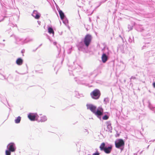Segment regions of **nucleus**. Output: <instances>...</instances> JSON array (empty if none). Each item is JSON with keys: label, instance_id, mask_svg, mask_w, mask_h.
Instances as JSON below:
<instances>
[{"label": "nucleus", "instance_id": "ddd939ff", "mask_svg": "<svg viewBox=\"0 0 155 155\" xmlns=\"http://www.w3.org/2000/svg\"><path fill=\"white\" fill-rule=\"evenodd\" d=\"M59 13L60 15V16L61 18V20H63V19L65 17V15L64 13L62 12V11L61 10H59Z\"/></svg>", "mask_w": 155, "mask_h": 155}, {"label": "nucleus", "instance_id": "f257e3e1", "mask_svg": "<svg viewBox=\"0 0 155 155\" xmlns=\"http://www.w3.org/2000/svg\"><path fill=\"white\" fill-rule=\"evenodd\" d=\"M92 39V36L90 34H87L84 37L83 40L84 44L82 42L79 43L78 47L79 50H83L85 48V47L87 48L90 44Z\"/></svg>", "mask_w": 155, "mask_h": 155}, {"label": "nucleus", "instance_id": "f03ea898", "mask_svg": "<svg viewBox=\"0 0 155 155\" xmlns=\"http://www.w3.org/2000/svg\"><path fill=\"white\" fill-rule=\"evenodd\" d=\"M8 150L5 151L6 155H10L11 152H14L16 149V147L14 143H11L7 146Z\"/></svg>", "mask_w": 155, "mask_h": 155}, {"label": "nucleus", "instance_id": "2eb2a0df", "mask_svg": "<svg viewBox=\"0 0 155 155\" xmlns=\"http://www.w3.org/2000/svg\"><path fill=\"white\" fill-rule=\"evenodd\" d=\"M48 32L50 34H53V35L54 36V32L53 31V29L51 27H49L48 28Z\"/></svg>", "mask_w": 155, "mask_h": 155}, {"label": "nucleus", "instance_id": "4468645a", "mask_svg": "<svg viewBox=\"0 0 155 155\" xmlns=\"http://www.w3.org/2000/svg\"><path fill=\"white\" fill-rule=\"evenodd\" d=\"M16 63L18 65H21L22 64L23 60L21 58H18L17 60Z\"/></svg>", "mask_w": 155, "mask_h": 155}, {"label": "nucleus", "instance_id": "1a4fd4ad", "mask_svg": "<svg viewBox=\"0 0 155 155\" xmlns=\"http://www.w3.org/2000/svg\"><path fill=\"white\" fill-rule=\"evenodd\" d=\"M32 16L34 17L35 18L38 19H39L41 16V14L38 12L37 11L34 10L32 14Z\"/></svg>", "mask_w": 155, "mask_h": 155}, {"label": "nucleus", "instance_id": "5701e85b", "mask_svg": "<svg viewBox=\"0 0 155 155\" xmlns=\"http://www.w3.org/2000/svg\"><path fill=\"white\" fill-rule=\"evenodd\" d=\"M53 44L54 45H56L57 43L55 42H53Z\"/></svg>", "mask_w": 155, "mask_h": 155}, {"label": "nucleus", "instance_id": "7ed1b4c3", "mask_svg": "<svg viewBox=\"0 0 155 155\" xmlns=\"http://www.w3.org/2000/svg\"><path fill=\"white\" fill-rule=\"evenodd\" d=\"M91 97L94 99H98L100 96V92L97 89L93 91L91 93Z\"/></svg>", "mask_w": 155, "mask_h": 155}, {"label": "nucleus", "instance_id": "a878e982", "mask_svg": "<svg viewBox=\"0 0 155 155\" xmlns=\"http://www.w3.org/2000/svg\"><path fill=\"white\" fill-rule=\"evenodd\" d=\"M3 20V19H2V20H0V21H2V20Z\"/></svg>", "mask_w": 155, "mask_h": 155}, {"label": "nucleus", "instance_id": "20e7f679", "mask_svg": "<svg viewBox=\"0 0 155 155\" xmlns=\"http://www.w3.org/2000/svg\"><path fill=\"white\" fill-rule=\"evenodd\" d=\"M115 146L117 148H120L124 146V143L123 140L120 139L116 140L115 141Z\"/></svg>", "mask_w": 155, "mask_h": 155}, {"label": "nucleus", "instance_id": "412c9836", "mask_svg": "<svg viewBox=\"0 0 155 155\" xmlns=\"http://www.w3.org/2000/svg\"><path fill=\"white\" fill-rule=\"evenodd\" d=\"M92 155H99V153L97 152L94 153Z\"/></svg>", "mask_w": 155, "mask_h": 155}, {"label": "nucleus", "instance_id": "b1692460", "mask_svg": "<svg viewBox=\"0 0 155 155\" xmlns=\"http://www.w3.org/2000/svg\"><path fill=\"white\" fill-rule=\"evenodd\" d=\"M85 130H86V131L87 132V133H88V130H86V129H85Z\"/></svg>", "mask_w": 155, "mask_h": 155}, {"label": "nucleus", "instance_id": "0eeeda50", "mask_svg": "<svg viewBox=\"0 0 155 155\" xmlns=\"http://www.w3.org/2000/svg\"><path fill=\"white\" fill-rule=\"evenodd\" d=\"M109 53L110 51H108L106 54L105 53L103 54L101 56V59L103 63L106 62L107 60L108 59L107 56L109 54Z\"/></svg>", "mask_w": 155, "mask_h": 155}, {"label": "nucleus", "instance_id": "f3484780", "mask_svg": "<svg viewBox=\"0 0 155 155\" xmlns=\"http://www.w3.org/2000/svg\"><path fill=\"white\" fill-rule=\"evenodd\" d=\"M21 120V117L20 116L18 117L15 120V123L18 124L20 123Z\"/></svg>", "mask_w": 155, "mask_h": 155}, {"label": "nucleus", "instance_id": "9d476101", "mask_svg": "<svg viewBox=\"0 0 155 155\" xmlns=\"http://www.w3.org/2000/svg\"><path fill=\"white\" fill-rule=\"evenodd\" d=\"M47 119V118L45 116H42L41 117L38 116V118L37 121L41 122H44L46 121Z\"/></svg>", "mask_w": 155, "mask_h": 155}, {"label": "nucleus", "instance_id": "a211bd4d", "mask_svg": "<svg viewBox=\"0 0 155 155\" xmlns=\"http://www.w3.org/2000/svg\"><path fill=\"white\" fill-rule=\"evenodd\" d=\"M108 118V117L107 115H104L103 117V120H107Z\"/></svg>", "mask_w": 155, "mask_h": 155}, {"label": "nucleus", "instance_id": "39448f33", "mask_svg": "<svg viewBox=\"0 0 155 155\" xmlns=\"http://www.w3.org/2000/svg\"><path fill=\"white\" fill-rule=\"evenodd\" d=\"M28 117L31 120H36L37 121L38 118V115L36 114L30 113L28 114Z\"/></svg>", "mask_w": 155, "mask_h": 155}, {"label": "nucleus", "instance_id": "aec40b11", "mask_svg": "<svg viewBox=\"0 0 155 155\" xmlns=\"http://www.w3.org/2000/svg\"><path fill=\"white\" fill-rule=\"evenodd\" d=\"M104 101L105 102V103H106L108 101V98H105L104 100Z\"/></svg>", "mask_w": 155, "mask_h": 155}, {"label": "nucleus", "instance_id": "cd10ccee", "mask_svg": "<svg viewBox=\"0 0 155 155\" xmlns=\"http://www.w3.org/2000/svg\"><path fill=\"white\" fill-rule=\"evenodd\" d=\"M63 23H64L65 24V23L64 22V21H63Z\"/></svg>", "mask_w": 155, "mask_h": 155}, {"label": "nucleus", "instance_id": "6e6552de", "mask_svg": "<svg viewBox=\"0 0 155 155\" xmlns=\"http://www.w3.org/2000/svg\"><path fill=\"white\" fill-rule=\"evenodd\" d=\"M103 109L101 107H99L98 108L97 111H96V110H95V112H94V113L96 115L99 116L103 114Z\"/></svg>", "mask_w": 155, "mask_h": 155}, {"label": "nucleus", "instance_id": "393cba45", "mask_svg": "<svg viewBox=\"0 0 155 155\" xmlns=\"http://www.w3.org/2000/svg\"><path fill=\"white\" fill-rule=\"evenodd\" d=\"M38 23L39 24V23H40V21H38Z\"/></svg>", "mask_w": 155, "mask_h": 155}, {"label": "nucleus", "instance_id": "4be33fe9", "mask_svg": "<svg viewBox=\"0 0 155 155\" xmlns=\"http://www.w3.org/2000/svg\"><path fill=\"white\" fill-rule=\"evenodd\" d=\"M153 86L155 88V82H154L153 84Z\"/></svg>", "mask_w": 155, "mask_h": 155}, {"label": "nucleus", "instance_id": "dca6fc26", "mask_svg": "<svg viewBox=\"0 0 155 155\" xmlns=\"http://www.w3.org/2000/svg\"><path fill=\"white\" fill-rule=\"evenodd\" d=\"M106 147H105V143H102L100 146V148L101 150L103 151Z\"/></svg>", "mask_w": 155, "mask_h": 155}, {"label": "nucleus", "instance_id": "9b49d317", "mask_svg": "<svg viewBox=\"0 0 155 155\" xmlns=\"http://www.w3.org/2000/svg\"><path fill=\"white\" fill-rule=\"evenodd\" d=\"M106 124L107 126V129L106 131H110L111 132V130L112 129V127L111 126V124L110 122H107L106 123Z\"/></svg>", "mask_w": 155, "mask_h": 155}, {"label": "nucleus", "instance_id": "423d86ee", "mask_svg": "<svg viewBox=\"0 0 155 155\" xmlns=\"http://www.w3.org/2000/svg\"><path fill=\"white\" fill-rule=\"evenodd\" d=\"M86 106L87 109L90 110L93 113L95 112V110L96 109V107L91 104H87Z\"/></svg>", "mask_w": 155, "mask_h": 155}, {"label": "nucleus", "instance_id": "6ab92c4d", "mask_svg": "<svg viewBox=\"0 0 155 155\" xmlns=\"http://www.w3.org/2000/svg\"><path fill=\"white\" fill-rule=\"evenodd\" d=\"M128 28L129 29V31L131 30H132L133 29V26L131 25H128Z\"/></svg>", "mask_w": 155, "mask_h": 155}, {"label": "nucleus", "instance_id": "f8f14e48", "mask_svg": "<svg viewBox=\"0 0 155 155\" xmlns=\"http://www.w3.org/2000/svg\"><path fill=\"white\" fill-rule=\"evenodd\" d=\"M111 149L112 147L109 146L107 147H106L103 151L106 153H109L110 152Z\"/></svg>", "mask_w": 155, "mask_h": 155}, {"label": "nucleus", "instance_id": "bb28decb", "mask_svg": "<svg viewBox=\"0 0 155 155\" xmlns=\"http://www.w3.org/2000/svg\"><path fill=\"white\" fill-rule=\"evenodd\" d=\"M134 155H137V153H134Z\"/></svg>", "mask_w": 155, "mask_h": 155}]
</instances>
